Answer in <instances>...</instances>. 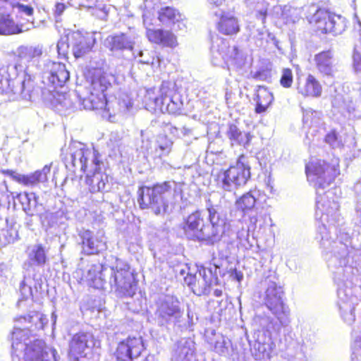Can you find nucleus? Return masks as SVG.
<instances>
[{
  "label": "nucleus",
  "instance_id": "nucleus-1",
  "mask_svg": "<svg viewBox=\"0 0 361 361\" xmlns=\"http://www.w3.org/2000/svg\"><path fill=\"white\" fill-rule=\"evenodd\" d=\"M109 85L104 78L94 80L92 82L90 96L82 101L84 109L99 111L103 117L109 118L112 116L128 111L133 106V103L130 100L107 102L104 92L107 90Z\"/></svg>",
  "mask_w": 361,
  "mask_h": 361
},
{
  "label": "nucleus",
  "instance_id": "nucleus-2",
  "mask_svg": "<svg viewBox=\"0 0 361 361\" xmlns=\"http://www.w3.org/2000/svg\"><path fill=\"white\" fill-rule=\"evenodd\" d=\"M27 338V330L20 327L15 328L12 333V348L16 357L23 355L25 361H45L44 342L42 340H35L30 343H26Z\"/></svg>",
  "mask_w": 361,
  "mask_h": 361
},
{
  "label": "nucleus",
  "instance_id": "nucleus-3",
  "mask_svg": "<svg viewBox=\"0 0 361 361\" xmlns=\"http://www.w3.org/2000/svg\"><path fill=\"white\" fill-rule=\"evenodd\" d=\"M250 177V169L248 166L238 161L235 165L226 171H221L216 175L219 187L226 191H232L244 185Z\"/></svg>",
  "mask_w": 361,
  "mask_h": 361
},
{
  "label": "nucleus",
  "instance_id": "nucleus-4",
  "mask_svg": "<svg viewBox=\"0 0 361 361\" xmlns=\"http://www.w3.org/2000/svg\"><path fill=\"white\" fill-rule=\"evenodd\" d=\"M171 185L168 182L156 185L153 188H140L138 200L142 208L151 207L157 215L165 213L167 205L161 195L169 191Z\"/></svg>",
  "mask_w": 361,
  "mask_h": 361
},
{
  "label": "nucleus",
  "instance_id": "nucleus-5",
  "mask_svg": "<svg viewBox=\"0 0 361 361\" xmlns=\"http://www.w3.org/2000/svg\"><path fill=\"white\" fill-rule=\"evenodd\" d=\"M307 179L316 188H324L334 179L336 173L334 168L329 167L324 161L312 160L306 166Z\"/></svg>",
  "mask_w": 361,
  "mask_h": 361
},
{
  "label": "nucleus",
  "instance_id": "nucleus-6",
  "mask_svg": "<svg viewBox=\"0 0 361 361\" xmlns=\"http://www.w3.org/2000/svg\"><path fill=\"white\" fill-rule=\"evenodd\" d=\"M283 291L275 282H270L266 290L265 304L269 310L281 320L289 314V310L283 300Z\"/></svg>",
  "mask_w": 361,
  "mask_h": 361
},
{
  "label": "nucleus",
  "instance_id": "nucleus-7",
  "mask_svg": "<svg viewBox=\"0 0 361 361\" xmlns=\"http://www.w3.org/2000/svg\"><path fill=\"white\" fill-rule=\"evenodd\" d=\"M113 274L109 283L119 294L133 296L136 290V282L129 269H111Z\"/></svg>",
  "mask_w": 361,
  "mask_h": 361
},
{
  "label": "nucleus",
  "instance_id": "nucleus-8",
  "mask_svg": "<svg viewBox=\"0 0 361 361\" xmlns=\"http://www.w3.org/2000/svg\"><path fill=\"white\" fill-rule=\"evenodd\" d=\"M201 214L199 212H195L188 216L183 228L188 238L205 240L209 239V233L207 232Z\"/></svg>",
  "mask_w": 361,
  "mask_h": 361
},
{
  "label": "nucleus",
  "instance_id": "nucleus-9",
  "mask_svg": "<svg viewBox=\"0 0 361 361\" xmlns=\"http://www.w3.org/2000/svg\"><path fill=\"white\" fill-rule=\"evenodd\" d=\"M75 57L78 58L89 52L95 43L94 34L76 31L68 35Z\"/></svg>",
  "mask_w": 361,
  "mask_h": 361
},
{
  "label": "nucleus",
  "instance_id": "nucleus-10",
  "mask_svg": "<svg viewBox=\"0 0 361 361\" xmlns=\"http://www.w3.org/2000/svg\"><path fill=\"white\" fill-rule=\"evenodd\" d=\"M238 54L235 47H230L228 43L218 38L212 47V61L215 66H222L228 63Z\"/></svg>",
  "mask_w": 361,
  "mask_h": 361
},
{
  "label": "nucleus",
  "instance_id": "nucleus-11",
  "mask_svg": "<svg viewBox=\"0 0 361 361\" xmlns=\"http://www.w3.org/2000/svg\"><path fill=\"white\" fill-rule=\"evenodd\" d=\"M310 23L322 33L338 34L341 29L337 27L334 18L323 9H318L309 18Z\"/></svg>",
  "mask_w": 361,
  "mask_h": 361
},
{
  "label": "nucleus",
  "instance_id": "nucleus-12",
  "mask_svg": "<svg viewBox=\"0 0 361 361\" xmlns=\"http://www.w3.org/2000/svg\"><path fill=\"white\" fill-rule=\"evenodd\" d=\"M142 350L143 344L141 338H128L118 344L116 357L121 361H130L133 358L138 357Z\"/></svg>",
  "mask_w": 361,
  "mask_h": 361
},
{
  "label": "nucleus",
  "instance_id": "nucleus-13",
  "mask_svg": "<svg viewBox=\"0 0 361 361\" xmlns=\"http://www.w3.org/2000/svg\"><path fill=\"white\" fill-rule=\"evenodd\" d=\"M94 338L90 333H79L73 337L70 343L69 355L74 360L85 355L87 348L93 345Z\"/></svg>",
  "mask_w": 361,
  "mask_h": 361
},
{
  "label": "nucleus",
  "instance_id": "nucleus-14",
  "mask_svg": "<svg viewBox=\"0 0 361 361\" xmlns=\"http://www.w3.org/2000/svg\"><path fill=\"white\" fill-rule=\"evenodd\" d=\"M209 224L206 225L207 232L209 233V239L219 236L224 232L225 219L219 212L218 206L211 205L208 207Z\"/></svg>",
  "mask_w": 361,
  "mask_h": 361
},
{
  "label": "nucleus",
  "instance_id": "nucleus-15",
  "mask_svg": "<svg viewBox=\"0 0 361 361\" xmlns=\"http://www.w3.org/2000/svg\"><path fill=\"white\" fill-rule=\"evenodd\" d=\"M109 271L102 264H94L87 270L85 279L89 286L97 289H103L106 284L105 276Z\"/></svg>",
  "mask_w": 361,
  "mask_h": 361
},
{
  "label": "nucleus",
  "instance_id": "nucleus-16",
  "mask_svg": "<svg viewBox=\"0 0 361 361\" xmlns=\"http://www.w3.org/2000/svg\"><path fill=\"white\" fill-rule=\"evenodd\" d=\"M214 14L220 17L217 23V30L222 34L231 35L236 34L239 30V24L237 18L229 13L214 11Z\"/></svg>",
  "mask_w": 361,
  "mask_h": 361
},
{
  "label": "nucleus",
  "instance_id": "nucleus-17",
  "mask_svg": "<svg viewBox=\"0 0 361 361\" xmlns=\"http://www.w3.org/2000/svg\"><path fill=\"white\" fill-rule=\"evenodd\" d=\"M331 194V192L329 191L324 196L319 197V199L317 200L316 215L319 216L322 223L328 222L329 214L332 215L338 209V203L336 201H330L329 200Z\"/></svg>",
  "mask_w": 361,
  "mask_h": 361
},
{
  "label": "nucleus",
  "instance_id": "nucleus-18",
  "mask_svg": "<svg viewBox=\"0 0 361 361\" xmlns=\"http://www.w3.org/2000/svg\"><path fill=\"white\" fill-rule=\"evenodd\" d=\"M81 237L83 250L88 255L98 253L106 247L102 235H94L90 231H85Z\"/></svg>",
  "mask_w": 361,
  "mask_h": 361
},
{
  "label": "nucleus",
  "instance_id": "nucleus-19",
  "mask_svg": "<svg viewBox=\"0 0 361 361\" xmlns=\"http://www.w3.org/2000/svg\"><path fill=\"white\" fill-rule=\"evenodd\" d=\"M297 90L304 97H317L322 94V86L312 75H309L305 80L298 79Z\"/></svg>",
  "mask_w": 361,
  "mask_h": 361
},
{
  "label": "nucleus",
  "instance_id": "nucleus-20",
  "mask_svg": "<svg viewBox=\"0 0 361 361\" xmlns=\"http://www.w3.org/2000/svg\"><path fill=\"white\" fill-rule=\"evenodd\" d=\"M34 27V23L29 25L17 24L9 16H3L0 20V34L10 35L27 32Z\"/></svg>",
  "mask_w": 361,
  "mask_h": 361
},
{
  "label": "nucleus",
  "instance_id": "nucleus-21",
  "mask_svg": "<svg viewBox=\"0 0 361 361\" xmlns=\"http://www.w3.org/2000/svg\"><path fill=\"white\" fill-rule=\"evenodd\" d=\"M161 94L154 98H151L149 93L145 97V104L147 109L151 111H160L161 112L173 113V109H170L169 104H165L167 102V91L164 87L161 88Z\"/></svg>",
  "mask_w": 361,
  "mask_h": 361
},
{
  "label": "nucleus",
  "instance_id": "nucleus-22",
  "mask_svg": "<svg viewBox=\"0 0 361 361\" xmlns=\"http://www.w3.org/2000/svg\"><path fill=\"white\" fill-rule=\"evenodd\" d=\"M105 43L111 51L123 49L132 50L134 45V42L124 34L109 36L106 39Z\"/></svg>",
  "mask_w": 361,
  "mask_h": 361
},
{
  "label": "nucleus",
  "instance_id": "nucleus-23",
  "mask_svg": "<svg viewBox=\"0 0 361 361\" xmlns=\"http://www.w3.org/2000/svg\"><path fill=\"white\" fill-rule=\"evenodd\" d=\"M27 261L25 263L29 267L33 266H42L47 260L44 249L41 245H32L27 250Z\"/></svg>",
  "mask_w": 361,
  "mask_h": 361
},
{
  "label": "nucleus",
  "instance_id": "nucleus-24",
  "mask_svg": "<svg viewBox=\"0 0 361 361\" xmlns=\"http://www.w3.org/2000/svg\"><path fill=\"white\" fill-rule=\"evenodd\" d=\"M16 54L20 60L30 63L42 56V47L39 44L21 45L18 47Z\"/></svg>",
  "mask_w": 361,
  "mask_h": 361
},
{
  "label": "nucleus",
  "instance_id": "nucleus-25",
  "mask_svg": "<svg viewBox=\"0 0 361 361\" xmlns=\"http://www.w3.org/2000/svg\"><path fill=\"white\" fill-rule=\"evenodd\" d=\"M50 172V167L45 166L42 170L37 171L30 175L20 174L16 177L18 183H22L26 186H33L39 183H44L47 180V175Z\"/></svg>",
  "mask_w": 361,
  "mask_h": 361
},
{
  "label": "nucleus",
  "instance_id": "nucleus-26",
  "mask_svg": "<svg viewBox=\"0 0 361 361\" xmlns=\"http://www.w3.org/2000/svg\"><path fill=\"white\" fill-rule=\"evenodd\" d=\"M76 150L72 154V162L73 166H79L80 170L85 171L87 167V161L90 158H93V152L85 148L82 144L79 143L78 146L75 147Z\"/></svg>",
  "mask_w": 361,
  "mask_h": 361
},
{
  "label": "nucleus",
  "instance_id": "nucleus-27",
  "mask_svg": "<svg viewBox=\"0 0 361 361\" xmlns=\"http://www.w3.org/2000/svg\"><path fill=\"white\" fill-rule=\"evenodd\" d=\"M159 19L164 23H178V27L182 30L185 27V17L173 8L166 7L159 12Z\"/></svg>",
  "mask_w": 361,
  "mask_h": 361
},
{
  "label": "nucleus",
  "instance_id": "nucleus-28",
  "mask_svg": "<svg viewBox=\"0 0 361 361\" xmlns=\"http://www.w3.org/2000/svg\"><path fill=\"white\" fill-rule=\"evenodd\" d=\"M256 97L257 106L255 112L257 114L265 112L274 100L272 93L264 87H258Z\"/></svg>",
  "mask_w": 361,
  "mask_h": 361
},
{
  "label": "nucleus",
  "instance_id": "nucleus-29",
  "mask_svg": "<svg viewBox=\"0 0 361 361\" xmlns=\"http://www.w3.org/2000/svg\"><path fill=\"white\" fill-rule=\"evenodd\" d=\"M69 72L63 63H54L49 80L56 86L62 87L69 79Z\"/></svg>",
  "mask_w": 361,
  "mask_h": 361
},
{
  "label": "nucleus",
  "instance_id": "nucleus-30",
  "mask_svg": "<svg viewBox=\"0 0 361 361\" xmlns=\"http://www.w3.org/2000/svg\"><path fill=\"white\" fill-rule=\"evenodd\" d=\"M319 71L327 75L333 73L331 56L329 52H322L315 56L314 59Z\"/></svg>",
  "mask_w": 361,
  "mask_h": 361
},
{
  "label": "nucleus",
  "instance_id": "nucleus-31",
  "mask_svg": "<svg viewBox=\"0 0 361 361\" xmlns=\"http://www.w3.org/2000/svg\"><path fill=\"white\" fill-rule=\"evenodd\" d=\"M173 141L166 135H159L156 138V153L159 158L168 156L173 147Z\"/></svg>",
  "mask_w": 361,
  "mask_h": 361
},
{
  "label": "nucleus",
  "instance_id": "nucleus-32",
  "mask_svg": "<svg viewBox=\"0 0 361 361\" xmlns=\"http://www.w3.org/2000/svg\"><path fill=\"white\" fill-rule=\"evenodd\" d=\"M228 136L230 140L243 145L248 144L252 138L249 133L241 132L235 125L230 126Z\"/></svg>",
  "mask_w": 361,
  "mask_h": 361
},
{
  "label": "nucleus",
  "instance_id": "nucleus-33",
  "mask_svg": "<svg viewBox=\"0 0 361 361\" xmlns=\"http://www.w3.org/2000/svg\"><path fill=\"white\" fill-rule=\"evenodd\" d=\"M256 198L255 195L249 192L245 193L235 201L236 207L243 212L252 209L255 205Z\"/></svg>",
  "mask_w": 361,
  "mask_h": 361
},
{
  "label": "nucleus",
  "instance_id": "nucleus-34",
  "mask_svg": "<svg viewBox=\"0 0 361 361\" xmlns=\"http://www.w3.org/2000/svg\"><path fill=\"white\" fill-rule=\"evenodd\" d=\"M87 182L92 187L93 192L100 191L105 188V180L107 178L106 176L102 174L99 172L94 173L92 178H90L89 174H87Z\"/></svg>",
  "mask_w": 361,
  "mask_h": 361
},
{
  "label": "nucleus",
  "instance_id": "nucleus-35",
  "mask_svg": "<svg viewBox=\"0 0 361 361\" xmlns=\"http://www.w3.org/2000/svg\"><path fill=\"white\" fill-rule=\"evenodd\" d=\"M180 310L178 302L169 298L160 306V312L168 316H173L177 314Z\"/></svg>",
  "mask_w": 361,
  "mask_h": 361
},
{
  "label": "nucleus",
  "instance_id": "nucleus-36",
  "mask_svg": "<svg viewBox=\"0 0 361 361\" xmlns=\"http://www.w3.org/2000/svg\"><path fill=\"white\" fill-rule=\"evenodd\" d=\"M355 307L353 302H343L340 305V310L344 320L347 323H352L355 320V315L353 313Z\"/></svg>",
  "mask_w": 361,
  "mask_h": 361
},
{
  "label": "nucleus",
  "instance_id": "nucleus-37",
  "mask_svg": "<svg viewBox=\"0 0 361 361\" xmlns=\"http://www.w3.org/2000/svg\"><path fill=\"white\" fill-rule=\"evenodd\" d=\"M18 238V232L13 228L0 231V244L5 245L13 243Z\"/></svg>",
  "mask_w": 361,
  "mask_h": 361
},
{
  "label": "nucleus",
  "instance_id": "nucleus-38",
  "mask_svg": "<svg viewBox=\"0 0 361 361\" xmlns=\"http://www.w3.org/2000/svg\"><path fill=\"white\" fill-rule=\"evenodd\" d=\"M161 44L165 47L173 48L178 46L176 36L169 30H163Z\"/></svg>",
  "mask_w": 361,
  "mask_h": 361
},
{
  "label": "nucleus",
  "instance_id": "nucleus-39",
  "mask_svg": "<svg viewBox=\"0 0 361 361\" xmlns=\"http://www.w3.org/2000/svg\"><path fill=\"white\" fill-rule=\"evenodd\" d=\"M6 7H12L13 9H16L18 13H23L26 16H32L33 14V8L30 6L24 5L19 2H12L8 1L6 2Z\"/></svg>",
  "mask_w": 361,
  "mask_h": 361
},
{
  "label": "nucleus",
  "instance_id": "nucleus-40",
  "mask_svg": "<svg viewBox=\"0 0 361 361\" xmlns=\"http://www.w3.org/2000/svg\"><path fill=\"white\" fill-rule=\"evenodd\" d=\"M35 320L39 321V323H36V328L43 329L44 326L47 323V318L42 314L35 313L33 316H29L28 318L23 317L20 319V322H35Z\"/></svg>",
  "mask_w": 361,
  "mask_h": 361
},
{
  "label": "nucleus",
  "instance_id": "nucleus-41",
  "mask_svg": "<svg viewBox=\"0 0 361 361\" xmlns=\"http://www.w3.org/2000/svg\"><path fill=\"white\" fill-rule=\"evenodd\" d=\"M293 73L292 71L289 68H284L282 71V75L280 80L281 85L286 88L291 87L293 83Z\"/></svg>",
  "mask_w": 361,
  "mask_h": 361
},
{
  "label": "nucleus",
  "instance_id": "nucleus-42",
  "mask_svg": "<svg viewBox=\"0 0 361 361\" xmlns=\"http://www.w3.org/2000/svg\"><path fill=\"white\" fill-rule=\"evenodd\" d=\"M163 30H151L147 29V36L149 40L152 42L161 44Z\"/></svg>",
  "mask_w": 361,
  "mask_h": 361
},
{
  "label": "nucleus",
  "instance_id": "nucleus-43",
  "mask_svg": "<svg viewBox=\"0 0 361 361\" xmlns=\"http://www.w3.org/2000/svg\"><path fill=\"white\" fill-rule=\"evenodd\" d=\"M207 1L210 5L211 8H218V10L216 11L218 12H223L224 10L226 9L225 0H207Z\"/></svg>",
  "mask_w": 361,
  "mask_h": 361
},
{
  "label": "nucleus",
  "instance_id": "nucleus-44",
  "mask_svg": "<svg viewBox=\"0 0 361 361\" xmlns=\"http://www.w3.org/2000/svg\"><path fill=\"white\" fill-rule=\"evenodd\" d=\"M68 38L66 39H61L57 44V49L59 54L66 55L68 52V49L69 45H71L70 42H66Z\"/></svg>",
  "mask_w": 361,
  "mask_h": 361
},
{
  "label": "nucleus",
  "instance_id": "nucleus-45",
  "mask_svg": "<svg viewBox=\"0 0 361 361\" xmlns=\"http://www.w3.org/2000/svg\"><path fill=\"white\" fill-rule=\"evenodd\" d=\"M353 68L356 72H361V55L357 52L353 54Z\"/></svg>",
  "mask_w": 361,
  "mask_h": 361
},
{
  "label": "nucleus",
  "instance_id": "nucleus-46",
  "mask_svg": "<svg viewBox=\"0 0 361 361\" xmlns=\"http://www.w3.org/2000/svg\"><path fill=\"white\" fill-rule=\"evenodd\" d=\"M325 140L327 143H329L331 146H334L337 137L335 133H329L325 138Z\"/></svg>",
  "mask_w": 361,
  "mask_h": 361
},
{
  "label": "nucleus",
  "instance_id": "nucleus-47",
  "mask_svg": "<svg viewBox=\"0 0 361 361\" xmlns=\"http://www.w3.org/2000/svg\"><path fill=\"white\" fill-rule=\"evenodd\" d=\"M1 172L4 175H8V176H11L13 178V180L18 182V179L16 177H19L20 173H18L16 171H12V170H1Z\"/></svg>",
  "mask_w": 361,
  "mask_h": 361
},
{
  "label": "nucleus",
  "instance_id": "nucleus-48",
  "mask_svg": "<svg viewBox=\"0 0 361 361\" xmlns=\"http://www.w3.org/2000/svg\"><path fill=\"white\" fill-rule=\"evenodd\" d=\"M65 9H66L65 4H63L62 3H58L56 5L55 13H56V15L61 16L62 14V13L64 11Z\"/></svg>",
  "mask_w": 361,
  "mask_h": 361
},
{
  "label": "nucleus",
  "instance_id": "nucleus-49",
  "mask_svg": "<svg viewBox=\"0 0 361 361\" xmlns=\"http://www.w3.org/2000/svg\"><path fill=\"white\" fill-rule=\"evenodd\" d=\"M24 196L27 199L28 203H30L32 200H33L35 202H37V197L35 193L25 192Z\"/></svg>",
  "mask_w": 361,
  "mask_h": 361
},
{
  "label": "nucleus",
  "instance_id": "nucleus-50",
  "mask_svg": "<svg viewBox=\"0 0 361 361\" xmlns=\"http://www.w3.org/2000/svg\"><path fill=\"white\" fill-rule=\"evenodd\" d=\"M235 278L238 281H240L243 279V274L238 272H235Z\"/></svg>",
  "mask_w": 361,
  "mask_h": 361
},
{
  "label": "nucleus",
  "instance_id": "nucleus-51",
  "mask_svg": "<svg viewBox=\"0 0 361 361\" xmlns=\"http://www.w3.org/2000/svg\"><path fill=\"white\" fill-rule=\"evenodd\" d=\"M261 348H263V350L262 351V353L264 354V346L263 345H262L261 343H258V349H259V350H260ZM262 356H264V355H262Z\"/></svg>",
  "mask_w": 361,
  "mask_h": 361
},
{
  "label": "nucleus",
  "instance_id": "nucleus-52",
  "mask_svg": "<svg viewBox=\"0 0 361 361\" xmlns=\"http://www.w3.org/2000/svg\"><path fill=\"white\" fill-rule=\"evenodd\" d=\"M259 14H260V16H261V17H262V21H264V19H265V16H266L265 13H264V12H262V11H260V12H259Z\"/></svg>",
  "mask_w": 361,
  "mask_h": 361
},
{
  "label": "nucleus",
  "instance_id": "nucleus-53",
  "mask_svg": "<svg viewBox=\"0 0 361 361\" xmlns=\"http://www.w3.org/2000/svg\"><path fill=\"white\" fill-rule=\"evenodd\" d=\"M340 300H341V302L339 303V305L341 304H342L343 302H348V303H350V302H353L352 301H344L342 300V298H340Z\"/></svg>",
  "mask_w": 361,
  "mask_h": 361
},
{
  "label": "nucleus",
  "instance_id": "nucleus-54",
  "mask_svg": "<svg viewBox=\"0 0 361 361\" xmlns=\"http://www.w3.org/2000/svg\"><path fill=\"white\" fill-rule=\"evenodd\" d=\"M219 294H220V293H219V292H218L217 290H216V295H219Z\"/></svg>",
  "mask_w": 361,
  "mask_h": 361
},
{
  "label": "nucleus",
  "instance_id": "nucleus-55",
  "mask_svg": "<svg viewBox=\"0 0 361 361\" xmlns=\"http://www.w3.org/2000/svg\"><path fill=\"white\" fill-rule=\"evenodd\" d=\"M52 317L54 318V321H55L56 320V316L54 315V313L52 314Z\"/></svg>",
  "mask_w": 361,
  "mask_h": 361
},
{
  "label": "nucleus",
  "instance_id": "nucleus-56",
  "mask_svg": "<svg viewBox=\"0 0 361 361\" xmlns=\"http://www.w3.org/2000/svg\"><path fill=\"white\" fill-rule=\"evenodd\" d=\"M341 291H339V292H338V296H339V298H341Z\"/></svg>",
  "mask_w": 361,
  "mask_h": 361
},
{
  "label": "nucleus",
  "instance_id": "nucleus-57",
  "mask_svg": "<svg viewBox=\"0 0 361 361\" xmlns=\"http://www.w3.org/2000/svg\"><path fill=\"white\" fill-rule=\"evenodd\" d=\"M92 161H93L95 164H96V162H95V159H94L92 160Z\"/></svg>",
  "mask_w": 361,
  "mask_h": 361
},
{
  "label": "nucleus",
  "instance_id": "nucleus-58",
  "mask_svg": "<svg viewBox=\"0 0 361 361\" xmlns=\"http://www.w3.org/2000/svg\"><path fill=\"white\" fill-rule=\"evenodd\" d=\"M353 361H355L354 358H353Z\"/></svg>",
  "mask_w": 361,
  "mask_h": 361
}]
</instances>
